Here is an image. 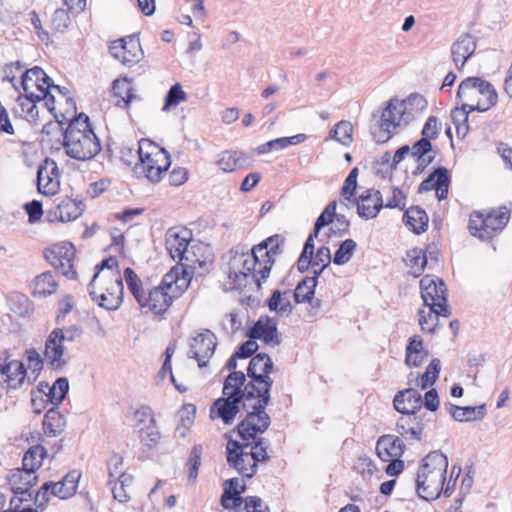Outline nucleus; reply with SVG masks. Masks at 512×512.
<instances>
[{
  "label": "nucleus",
  "mask_w": 512,
  "mask_h": 512,
  "mask_svg": "<svg viewBox=\"0 0 512 512\" xmlns=\"http://www.w3.org/2000/svg\"><path fill=\"white\" fill-rule=\"evenodd\" d=\"M406 103L403 100L392 98L383 109L380 120L378 121V130L373 131L372 135L377 143H386L395 133L397 128L401 127L404 121Z\"/></svg>",
  "instance_id": "nucleus-12"
},
{
  "label": "nucleus",
  "mask_w": 512,
  "mask_h": 512,
  "mask_svg": "<svg viewBox=\"0 0 512 512\" xmlns=\"http://www.w3.org/2000/svg\"><path fill=\"white\" fill-rule=\"evenodd\" d=\"M42 99H34V97H30L27 94L24 96H18L17 102L21 108V112L25 114V117H29L35 119L38 116V108L36 103L41 101Z\"/></svg>",
  "instance_id": "nucleus-59"
},
{
  "label": "nucleus",
  "mask_w": 512,
  "mask_h": 512,
  "mask_svg": "<svg viewBox=\"0 0 512 512\" xmlns=\"http://www.w3.org/2000/svg\"><path fill=\"white\" fill-rule=\"evenodd\" d=\"M74 256L75 248L70 242L54 244L44 252L45 259L68 279H75L77 275L73 264Z\"/></svg>",
  "instance_id": "nucleus-16"
},
{
  "label": "nucleus",
  "mask_w": 512,
  "mask_h": 512,
  "mask_svg": "<svg viewBox=\"0 0 512 512\" xmlns=\"http://www.w3.org/2000/svg\"><path fill=\"white\" fill-rule=\"evenodd\" d=\"M437 174H439V177L438 180H436V197L439 201H442L448 196L451 180L447 168L443 166L437 168Z\"/></svg>",
  "instance_id": "nucleus-58"
},
{
  "label": "nucleus",
  "mask_w": 512,
  "mask_h": 512,
  "mask_svg": "<svg viewBox=\"0 0 512 512\" xmlns=\"http://www.w3.org/2000/svg\"><path fill=\"white\" fill-rule=\"evenodd\" d=\"M193 271L181 266L172 268L162 278V284L168 288V290L176 295V298L180 296L188 287Z\"/></svg>",
  "instance_id": "nucleus-28"
},
{
  "label": "nucleus",
  "mask_w": 512,
  "mask_h": 512,
  "mask_svg": "<svg viewBox=\"0 0 512 512\" xmlns=\"http://www.w3.org/2000/svg\"><path fill=\"white\" fill-rule=\"evenodd\" d=\"M190 240V231L177 227L168 229L165 236V246L173 260H177L178 263L183 261V256L190 246Z\"/></svg>",
  "instance_id": "nucleus-22"
},
{
  "label": "nucleus",
  "mask_w": 512,
  "mask_h": 512,
  "mask_svg": "<svg viewBox=\"0 0 512 512\" xmlns=\"http://www.w3.org/2000/svg\"><path fill=\"white\" fill-rule=\"evenodd\" d=\"M20 84L24 93L34 99L47 98L50 87L60 91V86L54 85L51 78L38 66L26 70L21 76Z\"/></svg>",
  "instance_id": "nucleus-17"
},
{
  "label": "nucleus",
  "mask_w": 512,
  "mask_h": 512,
  "mask_svg": "<svg viewBox=\"0 0 512 512\" xmlns=\"http://www.w3.org/2000/svg\"><path fill=\"white\" fill-rule=\"evenodd\" d=\"M202 249V246L199 244H190L185 255L183 256V261L179 264L183 267L190 269V271H195L198 268H204L207 264V259L203 257V255H198Z\"/></svg>",
  "instance_id": "nucleus-43"
},
{
  "label": "nucleus",
  "mask_w": 512,
  "mask_h": 512,
  "mask_svg": "<svg viewBox=\"0 0 512 512\" xmlns=\"http://www.w3.org/2000/svg\"><path fill=\"white\" fill-rule=\"evenodd\" d=\"M404 218L406 219V224L416 234L425 232L428 227V215L418 206H412L406 210Z\"/></svg>",
  "instance_id": "nucleus-40"
},
{
  "label": "nucleus",
  "mask_w": 512,
  "mask_h": 512,
  "mask_svg": "<svg viewBox=\"0 0 512 512\" xmlns=\"http://www.w3.org/2000/svg\"><path fill=\"white\" fill-rule=\"evenodd\" d=\"M223 486L224 491L220 500L223 508L228 510H237L240 508L244 500V498L241 497V493L244 491L245 486H242L241 490H239V480L237 478L226 480Z\"/></svg>",
  "instance_id": "nucleus-32"
},
{
  "label": "nucleus",
  "mask_w": 512,
  "mask_h": 512,
  "mask_svg": "<svg viewBox=\"0 0 512 512\" xmlns=\"http://www.w3.org/2000/svg\"><path fill=\"white\" fill-rule=\"evenodd\" d=\"M0 372L5 376L4 381L7 383V387L11 389L20 388L27 378V369L18 360H12L7 364L0 365Z\"/></svg>",
  "instance_id": "nucleus-31"
},
{
  "label": "nucleus",
  "mask_w": 512,
  "mask_h": 512,
  "mask_svg": "<svg viewBox=\"0 0 512 512\" xmlns=\"http://www.w3.org/2000/svg\"><path fill=\"white\" fill-rule=\"evenodd\" d=\"M396 423L397 432L406 439L421 440L423 433V420L417 412L402 413Z\"/></svg>",
  "instance_id": "nucleus-29"
},
{
  "label": "nucleus",
  "mask_w": 512,
  "mask_h": 512,
  "mask_svg": "<svg viewBox=\"0 0 512 512\" xmlns=\"http://www.w3.org/2000/svg\"><path fill=\"white\" fill-rule=\"evenodd\" d=\"M37 189L44 196H54L60 189L59 168L49 157H46L37 168Z\"/></svg>",
  "instance_id": "nucleus-19"
},
{
  "label": "nucleus",
  "mask_w": 512,
  "mask_h": 512,
  "mask_svg": "<svg viewBox=\"0 0 512 512\" xmlns=\"http://www.w3.org/2000/svg\"><path fill=\"white\" fill-rule=\"evenodd\" d=\"M112 90L114 97L117 98L115 105L120 108H128L132 100L137 98L131 83L126 79H116L113 82Z\"/></svg>",
  "instance_id": "nucleus-38"
},
{
  "label": "nucleus",
  "mask_w": 512,
  "mask_h": 512,
  "mask_svg": "<svg viewBox=\"0 0 512 512\" xmlns=\"http://www.w3.org/2000/svg\"><path fill=\"white\" fill-rule=\"evenodd\" d=\"M359 174V170L357 167H354L346 177L341 194L344 197L345 200L350 201L351 198L354 196L356 189H357V177Z\"/></svg>",
  "instance_id": "nucleus-61"
},
{
  "label": "nucleus",
  "mask_w": 512,
  "mask_h": 512,
  "mask_svg": "<svg viewBox=\"0 0 512 512\" xmlns=\"http://www.w3.org/2000/svg\"><path fill=\"white\" fill-rule=\"evenodd\" d=\"M123 280L120 273H111L106 281L99 280V271L95 272L88 284L91 299L106 310H116L123 300Z\"/></svg>",
  "instance_id": "nucleus-10"
},
{
  "label": "nucleus",
  "mask_w": 512,
  "mask_h": 512,
  "mask_svg": "<svg viewBox=\"0 0 512 512\" xmlns=\"http://www.w3.org/2000/svg\"><path fill=\"white\" fill-rule=\"evenodd\" d=\"M426 308L418 310V323L421 330L428 333H434L438 324V317L442 316L439 313V307L434 305H424Z\"/></svg>",
  "instance_id": "nucleus-42"
},
{
  "label": "nucleus",
  "mask_w": 512,
  "mask_h": 512,
  "mask_svg": "<svg viewBox=\"0 0 512 512\" xmlns=\"http://www.w3.org/2000/svg\"><path fill=\"white\" fill-rule=\"evenodd\" d=\"M408 266L411 274L419 277L427 265V255L421 248H413L407 252Z\"/></svg>",
  "instance_id": "nucleus-49"
},
{
  "label": "nucleus",
  "mask_w": 512,
  "mask_h": 512,
  "mask_svg": "<svg viewBox=\"0 0 512 512\" xmlns=\"http://www.w3.org/2000/svg\"><path fill=\"white\" fill-rule=\"evenodd\" d=\"M109 53L113 58L128 67L138 63L144 55L139 39L135 36H128L111 42Z\"/></svg>",
  "instance_id": "nucleus-18"
},
{
  "label": "nucleus",
  "mask_w": 512,
  "mask_h": 512,
  "mask_svg": "<svg viewBox=\"0 0 512 512\" xmlns=\"http://www.w3.org/2000/svg\"><path fill=\"white\" fill-rule=\"evenodd\" d=\"M82 329L76 325L66 329L56 328L48 336L45 342L44 356L51 367L55 371H62L67 365L69 357L64 351V341L73 342L80 338Z\"/></svg>",
  "instance_id": "nucleus-11"
},
{
  "label": "nucleus",
  "mask_w": 512,
  "mask_h": 512,
  "mask_svg": "<svg viewBox=\"0 0 512 512\" xmlns=\"http://www.w3.org/2000/svg\"><path fill=\"white\" fill-rule=\"evenodd\" d=\"M134 416L139 428L157 423L154 412L149 406H141L135 411Z\"/></svg>",
  "instance_id": "nucleus-63"
},
{
  "label": "nucleus",
  "mask_w": 512,
  "mask_h": 512,
  "mask_svg": "<svg viewBox=\"0 0 512 512\" xmlns=\"http://www.w3.org/2000/svg\"><path fill=\"white\" fill-rule=\"evenodd\" d=\"M510 220V210L506 206L473 211L469 217L470 234L481 240H490L499 234Z\"/></svg>",
  "instance_id": "nucleus-9"
},
{
  "label": "nucleus",
  "mask_w": 512,
  "mask_h": 512,
  "mask_svg": "<svg viewBox=\"0 0 512 512\" xmlns=\"http://www.w3.org/2000/svg\"><path fill=\"white\" fill-rule=\"evenodd\" d=\"M69 391V382L65 377H59L54 384L49 387V392L46 394L48 401L54 406H58L65 399Z\"/></svg>",
  "instance_id": "nucleus-51"
},
{
  "label": "nucleus",
  "mask_w": 512,
  "mask_h": 512,
  "mask_svg": "<svg viewBox=\"0 0 512 512\" xmlns=\"http://www.w3.org/2000/svg\"><path fill=\"white\" fill-rule=\"evenodd\" d=\"M96 272L99 271V280L106 281V277H110L111 273H120L118 270V260L116 257H109L95 266Z\"/></svg>",
  "instance_id": "nucleus-60"
},
{
  "label": "nucleus",
  "mask_w": 512,
  "mask_h": 512,
  "mask_svg": "<svg viewBox=\"0 0 512 512\" xmlns=\"http://www.w3.org/2000/svg\"><path fill=\"white\" fill-rule=\"evenodd\" d=\"M470 112L469 106H464L463 103H461V107H456L451 111L452 123L459 137H465L469 131L468 118Z\"/></svg>",
  "instance_id": "nucleus-47"
},
{
  "label": "nucleus",
  "mask_w": 512,
  "mask_h": 512,
  "mask_svg": "<svg viewBox=\"0 0 512 512\" xmlns=\"http://www.w3.org/2000/svg\"><path fill=\"white\" fill-rule=\"evenodd\" d=\"M46 456V450L41 445H36L31 447L23 457L22 461V469H18L15 471L14 482L20 477H26V483L30 481H37V476L35 475L36 469H38L42 465V461Z\"/></svg>",
  "instance_id": "nucleus-23"
},
{
  "label": "nucleus",
  "mask_w": 512,
  "mask_h": 512,
  "mask_svg": "<svg viewBox=\"0 0 512 512\" xmlns=\"http://www.w3.org/2000/svg\"><path fill=\"white\" fill-rule=\"evenodd\" d=\"M448 458L440 451L430 452L419 466L416 478V492L426 501L437 499L446 481Z\"/></svg>",
  "instance_id": "nucleus-4"
},
{
  "label": "nucleus",
  "mask_w": 512,
  "mask_h": 512,
  "mask_svg": "<svg viewBox=\"0 0 512 512\" xmlns=\"http://www.w3.org/2000/svg\"><path fill=\"white\" fill-rule=\"evenodd\" d=\"M62 135L65 152L73 159L87 161L101 151L100 141L84 113L71 119Z\"/></svg>",
  "instance_id": "nucleus-3"
},
{
  "label": "nucleus",
  "mask_w": 512,
  "mask_h": 512,
  "mask_svg": "<svg viewBox=\"0 0 512 512\" xmlns=\"http://www.w3.org/2000/svg\"><path fill=\"white\" fill-rule=\"evenodd\" d=\"M137 153L139 162L135 165V174L138 177L143 176L153 183L159 182L162 174L171 165L169 153L147 139L139 141Z\"/></svg>",
  "instance_id": "nucleus-7"
},
{
  "label": "nucleus",
  "mask_w": 512,
  "mask_h": 512,
  "mask_svg": "<svg viewBox=\"0 0 512 512\" xmlns=\"http://www.w3.org/2000/svg\"><path fill=\"white\" fill-rule=\"evenodd\" d=\"M180 419L182 422L181 426L176 427V432L180 437H185L188 429L194 422L195 408L193 405H189L183 411L180 412Z\"/></svg>",
  "instance_id": "nucleus-62"
},
{
  "label": "nucleus",
  "mask_w": 512,
  "mask_h": 512,
  "mask_svg": "<svg viewBox=\"0 0 512 512\" xmlns=\"http://www.w3.org/2000/svg\"><path fill=\"white\" fill-rule=\"evenodd\" d=\"M57 287L58 283L52 272H43L33 280L32 295L34 297H46L55 293Z\"/></svg>",
  "instance_id": "nucleus-36"
},
{
  "label": "nucleus",
  "mask_w": 512,
  "mask_h": 512,
  "mask_svg": "<svg viewBox=\"0 0 512 512\" xmlns=\"http://www.w3.org/2000/svg\"><path fill=\"white\" fill-rule=\"evenodd\" d=\"M241 442L229 439L226 445V459L230 467L234 468L242 477L252 478L257 472V464L251 453L248 452L250 440L241 438Z\"/></svg>",
  "instance_id": "nucleus-14"
},
{
  "label": "nucleus",
  "mask_w": 512,
  "mask_h": 512,
  "mask_svg": "<svg viewBox=\"0 0 512 512\" xmlns=\"http://www.w3.org/2000/svg\"><path fill=\"white\" fill-rule=\"evenodd\" d=\"M393 404L400 413L418 412L422 406V396L418 390L408 388L395 395Z\"/></svg>",
  "instance_id": "nucleus-30"
},
{
  "label": "nucleus",
  "mask_w": 512,
  "mask_h": 512,
  "mask_svg": "<svg viewBox=\"0 0 512 512\" xmlns=\"http://www.w3.org/2000/svg\"><path fill=\"white\" fill-rule=\"evenodd\" d=\"M247 336L250 339H260L265 343L280 344L276 322L268 316L260 317L248 330Z\"/></svg>",
  "instance_id": "nucleus-26"
},
{
  "label": "nucleus",
  "mask_w": 512,
  "mask_h": 512,
  "mask_svg": "<svg viewBox=\"0 0 512 512\" xmlns=\"http://www.w3.org/2000/svg\"><path fill=\"white\" fill-rule=\"evenodd\" d=\"M124 278L128 290L139 306L155 315L164 314L176 298V295L172 294L162 282L158 286L145 291L140 278L130 267L124 270Z\"/></svg>",
  "instance_id": "nucleus-5"
},
{
  "label": "nucleus",
  "mask_w": 512,
  "mask_h": 512,
  "mask_svg": "<svg viewBox=\"0 0 512 512\" xmlns=\"http://www.w3.org/2000/svg\"><path fill=\"white\" fill-rule=\"evenodd\" d=\"M420 289L424 305L438 306V311L443 317L450 316L451 311L447 305V288L444 281L426 275L420 280Z\"/></svg>",
  "instance_id": "nucleus-15"
},
{
  "label": "nucleus",
  "mask_w": 512,
  "mask_h": 512,
  "mask_svg": "<svg viewBox=\"0 0 512 512\" xmlns=\"http://www.w3.org/2000/svg\"><path fill=\"white\" fill-rule=\"evenodd\" d=\"M307 139V135L300 133L291 137H281L270 140L257 147L258 154H266L272 150H282L291 145H297L304 142Z\"/></svg>",
  "instance_id": "nucleus-39"
},
{
  "label": "nucleus",
  "mask_w": 512,
  "mask_h": 512,
  "mask_svg": "<svg viewBox=\"0 0 512 512\" xmlns=\"http://www.w3.org/2000/svg\"><path fill=\"white\" fill-rule=\"evenodd\" d=\"M284 243V236L275 234L255 245L251 253L231 250L232 256L228 262L229 278L239 279L240 276L251 275L257 287L260 288L262 281H265L270 274L275 257L283 253Z\"/></svg>",
  "instance_id": "nucleus-1"
},
{
  "label": "nucleus",
  "mask_w": 512,
  "mask_h": 512,
  "mask_svg": "<svg viewBox=\"0 0 512 512\" xmlns=\"http://www.w3.org/2000/svg\"><path fill=\"white\" fill-rule=\"evenodd\" d=\"M357 247L353 239L344 240L334 254L333 262L336 265H344L350 261Z\"/></svg>",
  "instance_id": "nucleus-56"
},
{
  "label": "nucleus",
  "mask_w": 512,
  "mask_h": 512,
  "mask_svg": "<svg viewBox=\"0 0 512 512\" xmlns=\"http://www.w3.org/2000/svg\"><path fill=\"white\" fill-rule=\"evenodd\" d=\"M403 441L391 434H385L378 438L376 443L377 456L384 462L393 458H400L404 453Z\"/></svg>",
  "instance_id": "nucleus-27"
},
{
  "label": "nucleus",
  "mask_w": 512,
  "mask_h": 512,
  "mask_svg": "<svg viewBox=\"0 0 512 512\" xmlns=\"http://www.w3.org/2000/svg\"><path fill=\"white\" fill-rule=\"evenodd\" d=\"M138 437L141 445L148 449H154L161 439V432L156 424L150 426H142L138 429Z\"/></svg>",
  "instance_id": "nucleus-46"
},
{
  "label": "nucleus",
  "mask_w": 512,
  "mask_h": 512,
  "mask_svg": "<svg viewBox=\"0 0 512 512\" xmlns=\"http://www.w3.org/2000/svg\"><path fill=\"white\" fill-rule=\"evenodd\" d=\"M316 276L306 277L298 283L294 290V299L297 303L311 301L317 285Z\"/></svg>",
  "instance_id": "nucleus-45"
},
{
  "label": "nucleus",
  "mask_w": 512,
  "mask_h": 512,
  "mask_svg": "<svg viewBox=\"0 0 512 512\" xmlns=\"http://www.w3.org/2000/svg\"><path fill=\"white\" fill-rule=\"evenodd\" d=\"M410 153L415 161H427L429 157L435 158V154H431L432 144L431 141H428L427 137H422L416 141L412 147H410Z\"/></svg>",
  "instance_id": "nucleus-54"
},
{
  "label": "nucleus",
  "mask_w": 512,
  "mask_h": 512,
  "mask_svg": "<svg viewBox=\"0 0 512 512\" xmlns=\"http://www.w3.org/2000/svg\"><path fill=\"white\" fill-rule=\"evenodd\" d=\"M203 454V447L201 444H196L192 447L189 457L185 463V472L187 473L188 480L194 483L198 476V471L201 466V459Z\"/></svg>",
  "instance_id": "nucleus-44"
},
{
  "label": "nucleus",
  "mask_w": 512,
  "mask_h": 512,
  "mask_svg": "<svg viewBox=\"0 0 512 512\" xmlns=\"http://www.w3.org/2000/svg\"><path fill=\"white\" fill-rule=\"evenodd\" d=\"M357 213L361 218L373 219L384 207L379 190L366 189L356 199Z\"/></svg>",
  "instance_id": "nucleus-24"
},
{
  "label": "nucleus",
  "mask_w": 512,
  "mask_h": 512,
  "mask_svg": "<svg viewBox=\"0 0 512 512\" xmlns=\"http://www.w3.org/2000/svg\"><path fill=\"white\" fill-rule=\"evenodd\" d=\"M66 426V418L57 407L50 408L44 416L43 431L49 437L61 434Z\"/></svg>",
  "instance_id": "nucleus-34"
},
{
  "label": "nucleus",
  "mask_w": 512,
  "mask_h": 512,
  "mask_svg": "<svg viewBox=\"0 0 512 512\" xmlns=\"http://www.w3.org/2000/svg\"><path fill=\"white\" fill-rule=\"evenodd\" d=\"M441 370V362L438 358H433L426 368V371L420 378V387L426 389L433 385L438 379Z\"/></svg>",
  "instance_id": "nucleus-57"
},
{
  "label": "nucleus",
  "mask_w": 512,
  "mask_h": 512,
  "mask_svg": "<svg viewBox=\"0 0 512 512\" xmlns=\"http://www.w3.org/2000/svg\"><path fill=\"white\" fill-rule=\"evenodd\" d=\"M268 447L269 442L265 438H257V434L254 438H251L248 452L251 453L257 465L259 462H267L269 460L267 453Z\"/></svg>",
  "instance_id": "nucleus-52"
},
{
  "label": "nucleus",
  "mask_w": 512,
  "mask_h": 512,
  "mask_svg": "<svg viewBox=\"0 0 512 512\" xmlns=\"http://www.w3.org/2000/svg\"><path fill=\"white\" fill-rule=\"evenodd\" d=\"M449 413L458 422L479 421L486 415V405L482 404L473 407L449 404Z\"/></svg>",
  "instance_id": "nucleus-33"
},
{
  "label": "nucleus",
  "mask_w": 512,
  "mask_h": 512,
  "mask_svg": "<svg viewBox=\"0 0 512 512\" xmlns=\"http://www.w3.org/2000/svg\"><path fill=\"white\" fill-rule=\"evenodd\" d=\"M217 346V338L209 329H204L192 337L189 343V353L200 368L207 366Z\"/></svg>",
  "instance_id": "nucleus-20"
},
{
  "label": "nucleus",
  "mask_w": 512,
  "mask_h": 512,
  "mask_svg": "<svg viewBox=\"0 0 512 512\" xmlns=\"http://www.w3.org/2000/svg\"><path fill=\"white\" fill-rule=\"evenodd\" d=\"M8 304L11 311L22 317L29 315L33 310L29 298L19 292H13L8 296Z\"/></svg>",
  "instance_id": "nucleus-48"
},
{
  "label": "nucleus",
  "mask_w": 512,
  "mask_h": 512,
  "mask_svg": "<svg viewBox=\"0 0 512 512\" xmlns=\"http://www.w3.org/2000/svg\"><path fill=\"white\" fill-rule=\"evenodd\" d=\"M243 502L246 512H270L269 506L259 496H247Z\"/></svg>",
  "instance_id": "nucleus-64"
},
{
  "label": "nucleus",
  "mask_w": 512,
  "mask_h": 512,
  "mask_svg": "<svg viewBox=\"0 0 512 512\" xmlns=\"http://www.w3.org/2000/svg\"><path fill=\"white\" fill-rule=\"evenodd\" d=\"M456 99L469 111L486 112L496 105L498 94L494 86L479 77H467L458 86Z\"/></svg>",
  "instance_id": "nucleus-6"
},
{
  "label": "nucleus",
  "mask_w": 512,
  "mask_h": 512,
  "mask_svg": "<svg viewBox=\"0 0 512 512\" xmlns=\"http://www.w3.org/2000/svg\"><path fill=\"white\" fill-rule=\"evenodd\" d=\"M244 398L239 395V392L224 395V397L218 398L214 401L210 408V418L221 419L224 424H231L236 418V415L240 409V403L243 404Z\"/></svg>",
  "instance_id": "nucleus-21"
},
{
  "label": "nucleus",
  "mask_w": 512,
  "mask_h": 512,
  "mask_svg": "<svg viewBox=\"0 0 512 512\" xmlns=\"http://www.w3.org/2000/svg\"><path fill=\"white\" fill-rule=\"evenodd\" d=\"M249 157L242 152L224 151L219 155L218 166L225 172H232L244 168L248 164Z\"/></svg>",
  "instance_id": "nucleus-37"
},
{
  "label": "nucleus",
  "mask_w": 512,
  "mask_h": 512,
  "mask_svg": "<svg viewBox=\"0 0 512 512\" xmlns=\"http://www.w3.org/2000/svg\"><path fill=\"white\" fill-rule=\"evenodd\" d=\"M476 47V39L468 33L460 35L452 43L451 57L457 69L461 70L465 66L467 60L474 54Z\"/></svg>",
  "instance_id": "nucleus-25"
},
{
  "label": "nucleus",
  "mask_w": 512,
  "mask_h": 512,
  "mask_svg": "<svg viewBox=\"0 0 512 512\" xmlns=\"http://www.w3.org/2000/svg\"><path fill=\"white\" fill-rule=\"evenodd\" d=\"M80 478L81 472L74 469L58 482H45L35 495V505L43 509L49 501V494L60 499L72 497L76 493Z\"/></svg>",
  "instance_id": "nucleus-13"
},
{
  "label": "nucleus",
  "mask_w": 512,
  "mask_h": 512,
  "mask_svg": "<svg viewBox=\"0 0 512 512\" xmlns=\"http://www.w3.org/2000/svg\"><path fill=\"white\" fill-rule=\"evenodd\" d=\"M330 261V249L326 246L320 247L317 250L316 255L314 257L312 256L313 276H316V278H318L324 271V269L330 264Z\"/></svg>",
  "instance_id": "nucleus-55"
},
{
  "label": "nucleus",
  "mask_w": 512,
  "mask_h": 512,
  "mask_svg": "<svg viewBox=\"0 0 512 512\" xmlns=\"http://www.w3.org/2000/svg\"><path fill=\"white\" fill-rule=\"evenodd\" d=\"M82 201L66 197L56 207L55 215L61 222L77 219L83 212Z\"/></svg>",
  "instance_id": "nucleus-35"
},
{
  "label": "nucleus",
  "mask_w": 512,
  "mask_h": 512,
  "mask_svg": "<svg viewBox=\"0 0 512 512\" xmlns=\"http://www.w3.org/2000/svg\"><path fill=\"white\" fill-rule=\"evenodd\" d=\"M289 295V290L283 293L280 290H274L267 301L269 310L277 312L281 316L289 315L293 309Z\"/></svg>",
  "instance_id": "nucleus-41"
},
{
  "label": "nucleus",
  "mask_w": 512,
  "mask_h": 512,
  "mask_svg": "<svg viewBox=\"0 0 512 512\" xmlns=\"http://www.w3.org/2000/svg\"><path fill=\"white\" fill-rule=\"evenodd\" d=\"M187 93L183 90L181 84L175 83L172 85L164 98L163 112H168L177 107L181 102L187 100Z\"/></svg>",
  "instance_id": "nucleus-50"
},
{
  "label": "nucleus",
  "mask_w": 512,
  "mask_h": 512,
  "mask_svg": "<svg viewBox=\"0 0 512 512\" xmlns=\"http://www.w3.org/2000/svg\"><path fill=\"white\" fill-rule=\"evenodd\" d=\"M273 370V362L266 353H258L254 355L247 367L248 381V397H253V391L259 394V408H266L270 402V390L273 386V379L270 373Z\"/></svg>",
  "instance_id": "nucleus-8"
},
{
  "label": "nucleus",
  "mask_w": 512,
  "mask_h": 512,
  "mask_svg": "<svg viewBox=\"0 0 512 512\" xmlns=\"http://www.w3.org/2000/svg\"><path fill=\"white\" fill-rule=\"evenodd\" d=\"M14 476L15 472L12 473V475L9 478V483L11 485V490L15 495H19L18 502L21 503L23 501H27L29 498H31L32 493L30 492V489L32 486L35 485L36 481H30L29 483H26V477L22 475L20 479H17L14 482Z\"/></svg>",
  "instance_id": "nucleus-53"
},
{
  "label": "nucleus",
  "mask_w": 512,
  "mask_h": 512,
  "mask_svg": "<svg viewBox=\"0 0 512 512\" xmlns=\"http://www.w3.org/2000/svg\"><path fill=\"white\" fill-rule=\"evenodd\" d=\"M248 390L246 375L241 371L231 372L226 377L222 390L223 395L239 392V395L244 398L242 408L247 414L236 427L238 436L244 440L254 438L256 434L264 433L271 423V418L265 411L266 408L258 407L259 394L253 391V397L249 398Z\"/></svg>",
  "instance_id": "nucleus-2"
}]
</instances>
